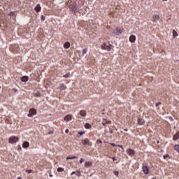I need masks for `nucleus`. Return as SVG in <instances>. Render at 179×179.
I'll use <instances>...</instances> for the list:
<instances>
[{
    "instance_id": "obj_1",
    "label": "nucleus",
    "mask_w": 179,
    "mask_h": 179,
    "mask_svg": "<svg viewBox=\"0 0 179 179\" xmlns=\"http://www.w3.org/2000/svg\"><path fill=\"white\" fill-rule=\"evenodd\" d=\"M67 6H69L70 10L74 15L78 12V7L76 6V3H72V1H68L66 3Z\"/></svg>"
},
{
    "instance_id": "obj_2",
    "label": "nucleus",
    "mask_w": 179,
    "mask_h": 179,
    "mask_svg": "<svg viewBox=\"0 0 179 179\" xmlns=\"http://www.w3.org/2000/svg\"><path fill=\"white\" fill-rule=\"evenodd\" d=\"M113 45L110 44V43H103L101 45L102 50H106V51H110L112 50Z\"/></svg>"
},
{
    "instance_id": "obj_3",
    "label": "nucleus",
    "mask_w": 179,
    "mask_h": 179,
    "mask_svg": "<svg viewBox=\"0 0 179 179\" xmlns=\"http://www.w3.org/2000/svg\"><path fill=\"white\" fill-rule=\"evenodd\" d=\"M17 141H19V138L17 136H11L8 139L9 143H16V142H17Z\"/></svg>"
},
{
    "instance_id": "obj_4",
    "label": "nucleus",
    "mask_w": 179,
    "mask_h": 179,
    "mask_svg": "<svg viewBox=\"0 0 179 179\" xmlns=\"http://www.w3.org/2000/svg\"><path fill=\"white\" fill-rule=\"evenodd\" d=\"M122 31H124V28L117 27L115 30L113 31V33L117 36V34H121Z\"/></svg>"
},
{
    "instance_id": "obj_5",
    "label": "nucleus",
    "mask_w": 179,
    "mask_h": 179,
    "mask_svg": "<svg viewBox=\"0 0 179 179\" xmlns=\"http://www.w3.org/2000/svg\"><path fill=\"white\" fill-rule=\"evenodd\" d=\"M37 114V110L34 108H31L29 111L28 117H31L33 115H36Z\"/></svg>"
},
{
    "instance_id": "obj_6",
    "label": "nucleus",
    "mask_w": 179,
    "mask_h": 179,
    "mask_svg": "<svg viewBox=\"0 0 179 179\" xmlns=\"http://www.w3.org/2000/svg\"><path fill=\"white\" fill-rule=\"evenodd\" d=\"M160 19V16L159 15H155L152 17V22L153 23H157V20Z\"/></svg>"
},
{
    "instance_id": "obj_7",
    "label": "nucleus",
    "mask_w": 179,
    "mask_h": 179,
    "mask_svg": "<svg viewBox=\"0 0 179 179\" xmlns=\"http://www.w3.org/2000/svg\"><path fill=\"white\" fill-rule=\"evenodd\" d=\"M73 118L72 115H67L66 116L64 117V121H71Z\"/></svg>"
},
{
    "instance_id": "obj_8",
    "label": "nucleus",
    "mask_w": 179,
    "mask_h": 179,
    "mask_svg": "<svg viewBox=\"0 0 179 179\" xmlns=\"http://www.w3.org/2000/svg\"><path fill=\"white\" fill-rule=\"evenodd\" d=\"M137 121L138 125H143V124H145V120H143V118L138 117Z\"/></svg>"
},
{
    "instance_id": "obj_9",
    "label": "nucleus",
    "mask_w": 179,
    "mask_h": 179,
    "mask_svg": "<svg viewBox=\"0 0 179 179\" xmlns=\"http://www.w3.org/2000/svg\"><path fill=\"white\" fill-rule=\"evenodd\" d=\"M143 171L144 174H149V168L146 166H143Z\"/></svg>"
},
{
    "instance_id": "obj_10",
    "label": "nucleus",
    "mask_w": 179,
    "mask_h": 179,
    "mask_svg": "<svg viewBox=\"0 0 179 179\" xmlns=\"http://www.w3.org/2000/svg\"><path fill=\"white\" fill-rule=\"evenodd\" d=\"M135 40H136V37L135 36V35H131L129 37L130 43H135Z\"/></svg>"
},
{
    "instance_id": "obj_11",
    "label": "nucleus",
    "mask_w": 179,
    "mask_h": 179,
    "mask_svg": "<svg viewBox=\"0 0 179 179\" xmlns=\"http://www.w3.org/2000/svg\"><path fill=\"white\" fill-rule=\"evenodd\" d=\"M29 146H30V143L28 141H24L22 144V148H24V149H27Z\"/></svg>"
},
{
    "instance_id": "obj_12",
    "label": "nucleus",
    "mask_w": 179,
    "mask_h": 179,
    "mask_svg": "<svg viewBox=\"0 0 179 179\" xmlns=\"http://www.w3.org/2000/svg\"><path fill=\"white\" fill-rule=\"evenodd\" d=\"M34 10H36L37 13H38V12L41 10V6H40V4L36 5V6L34 8Z\"/></svg>"
},
{
    "instance_id": "obj_13",
    "label": "nucleus",
    "mask_w": 179,
    "mask_h": 179,
    "mask_svg": "<svg viewBox=\"0 0 179 179\" xmlns=\"http://www.w3.org/2000/svg\"><path fill=\"white\" fill-rule=\"evenodd\" d=\"M82 143L83 145H84V146H86V145H89L90 143V141H89V139L85 138V140L82 141Z\"/></svg>"
},
{
    "instance_id": "obj_14",
    "label": "nucleus",
    "mask_w": 179,
    "mask_h": 179,
    "mask_svg": "<svg viewBox=\"0 0 179 179\" xmlns=\"http://www.w3.org/2000/svg\"><path fill=\"white\" fill-rule=\"evenodd\" d=\"M127 153L129 155V156H134L135 155V150L129 149L127 150Z\"/></svg>"
},
{
    "instance_id": "obj_15",
    "label": "nucleus",
    "mask_w": 179,
    "mask_h": 179,
    "mask_svg": "<svg viewBox=\"0 0 179 179\" xmlns=\"http://www.w3.org/2000/svg\"><path fill=\"white\" fill-rule=\"evenodd\" d=\"M64 48H66V50H68V48H69V47H71V43L69 42H66L64 45Z\"/></svg>"
},
{
    "instance_id": "obj_16",
    "label": "nucleus",
    "mask_w": 179,
    "mask_h": 179,
    "mask_svg": "<svg viewBox=\"0 0 179 179\" xmlns=\"http://www.w3.org/2000/svg\"><path fill=\"white\" fill-rule=\"evenodd\" d=\"M22 82H27L29 80V77L27 76H24L21 78Z\"/></svg>"
},
{
    "instance_id": "obj_17",
    "label": "nucleus",
    "mask_w": 179,
    "mask_h": 179,
    "mask_svg": "<svg viewBox=\"0 0 179 179\" xmlns=\"http://www.w3.org/2000/svg\"><path fill=\"white\" fill-rule=\"evenodd\" d=\"M80 115L81 117H86V110H82L80 111Z\"/></svg>"
},
{
    "instance_id": "obj_18",
    "label": "nucleus",
    "mask_w": 179,
    "mask_h": 179,
    "mask_svg": "<svg viewBox=\"0 0 179 179\" xmlns=\"http://www.w3.org/2000/svg\"><path fill=\"white\" fill-rule=\"evenodd\" d=\"M179 139V131H178L174 136H173V141H178Z\"/></svg>"
},
{
    "instance_id": "obj_19",
    "label": "nucleus",
    "mask_w": 179,
    "mask_h": 179,
    "mask_svg": "<svg viewBox=\"0 0 179 179\" xmlns=\"http://www.w3.org/2000/svg\"><path fill=\"white\" fill-rule=\"evenodd\" d=\"M59 89L60 90H65V89H66V86L65 85V84H60Z\"/></svg>"
},
{
    "instance_id": "obj_20",
    "label": "nucleus",
    "mask_w": 179,
    "mask_h": 179,
    "mask_svg": "<svg viewBox=\"0 0 179 179\" xmlns=\"http://www.w3.org/2000/svg\"><path fill=\"white\" fill-rule=\"evenodd\" d=\"M85 166L87 169L90 166H92V162H86L85 164Z\"/></svg>"
},
{
    "instance_id": "obj_21",
    "label": "nucleus",
    "mask_w": 179,
    "mask_h": 179,
    "mask_svg": "<svg viewBox=\"0 0 179 179\" xmlns=\"http://www.w3.org/2000/svg\"><path fill=\"white\" fill-rule=\"evenodd\" d=\"M85 127L86 128V129H90V128H92V124L86 123Z\"/></svg>"
},
{
    "instance_id": "obj_22",
    "label": "nucleus",
    "mask_w": 179,
    "mask_h": 179,
    "mask_svg": "<svg viewBox=\"0 0 179 179\" xmlns=\"http://www.w3.org/2000/svg\"><path fill=\"white\" fill-rule=\"evenodd\" d=\"M106 124H111V121H110V120H108V121L105 120V121H103V122H102V124H103V125H106Z\"/></svg>"
},
{
    "instance_id": "obj_23",
    "label": "nucleus",
    "mask_w": 179,
    "mask_h": 179,
    "mask_svg": "<svg viewBox=\"0 0 179 179\" xmlns=\"http://www.w3.org/2000/svg\"><path fill=\"white\" fill-rule=\"evenodd\" d=\"M178 36V34L176 32V30L173 31V37H177Z\"/></svg>"
},
{
    "instance_id": "obj_24",
    "label": "nucleus",
    "mask_w": 179,
    "mask_h": 179,
    "mask_svg": "<svg viewBox=\"0 0 179 179\" xmlns=\"http://www.w3.org/2000/svg\"><path fill=\"white\" fill-rule=\"evenodd\" d=\"M34 94L36 97L40 96V92L38 91L34 92Z\"/></svg>"
},
{
    "instance_id": "obj_25",
    "label": "nucleus",
    "mask_w": 179,
    "mask_h": 179,
    "mask_svg": "<svg viewBox=\"0 0 179 179\" xmlns=\"http://www.w3.org/2000/svg\"><path fill=\"white\" fill-rule=\"evenodd\" d=\"M174 149H175V150H176L179 153V145H176L174 146Z\"/></svg>"
},
{
    "instance_id": "obj_26",
    "label": "nucleus",
    "mask_w": 179,
    "mask_h": 179,
    "mask_svg": "<svg viewBox=\"0 0 179 179\" xmlns=\"http://www.w3.org/2000/svg\"><path fill=\"white\" fill-rule=\"evenodd\" d=\"M57 171L59 173H62V171H64V168H61V167L57 168Z\"/></svg>"
},
{
    "instance_id": "obj_27",
    "label": "nucleus",
    "mask_w": 179,
    "mask_h": 179,
    "mask_svg": "<svg viewBox=\"0 0 179 179\" xmlns=\"http://www.w3.org/2000/svg\"><path fill=\"white\" fill-rule=\"evenodd\" d=\"M71 76V73H67L66 75L63 76V78H69Z\"/></svg>"
},
{
    "instance_id": "obj_28",
    "label": "nucleus",
    "mask_w": 179,
    "mask_h": 179,
    "mask_svg": "<svg viewBox=\"0 0 179 179\" xmlns=\"http://www.w3.org/2000/svg\"><path fill=\"white\" fill-rule=\"evenodd\" d=\"M86 52H87V49H83V55H85V54H86Z\"/></svg>"
},
{
    "instance_id": "obj_29",
    "label": "nucleus",
    "mask_w": 179,
    "mask_h": 179,
    "mask_svg": "<svg viewBox=\"0 0 179 179\" xmlns=\"http://www.w3.org/2000/svg\"><path fill=\"white\" fill-rule=\"evenodd\" d=\"M84 162H85V159L81 158L80 160V164H82V163H84Z\"/></svg>"
},
{
    "instance_id": "obj_30",
    "label": "nucleus",
    "mask_w": 179,
    "mask_h": 179,
    "mask_svg": "<svg viewBox=\"0 0 179 179\" xmlns=\"http://www.w3.org/2000/svg\"><path fill=\"white\" fill-rule=\"evenodd\" d=\"M113 173L115 174V176H118V174H120V172H118L117 171H114Z\"/></svg>"
},
{
    "instance_id": "obj_31",
    "label": "nucleus",
    "mask_w": 179,
    "mask_h": 179,
    "mask_svg": "<svg viewBox=\"0 0 179 179\" xmlns=\"http://www.w3.org/2000/svg\"><path fill=\"white\" fill-rule=\"evenodd\" d=\"M84 134H85V131H79L78 132V135H80V136L84 135Z\"/></svg>"
},
{
    "instance_id": "obj_32",
    "label": "nucleus",
    "mask_w": 179,
    "mask_h": 179,
    "mask_svg": "<svg viewBox=\"0 0 179 179\" xmlns=\"http://www.w3.org/2000/svg\"><path fill=\"white\" fill-rule=\"evenodd\" d=\"M66 160H73V157H67Z\"/></svg>"
},
{
    "instance_id": "obj_33",
    "label": "nucleus",
    "mask_w": 179,
    "mask_h": 179,
    "mask_svg": "<svg viewBox=\"0 0 179 179\" xmlns=\"http://www.w3.org/2000/svg\"><path fill=\"white\" fill-rule=\"evenodd\" d=\"M41 20H45V16L41 15Z\"/></svg>"
},
{
    "instance_id": "obj_34",
    "label": "nucleus",
    "mask_w": 179,
    "mask_h": 179,
    "mask_svg": "<svg viewBox=\"0 0 179 179\" xmlns=\"http://www.w3.org/2000/svg\"><path fill=\"white\" fill-rule=\"evenodd\" d=\"M160 104H162V102H157L155 106L156 107H159V106H160Z\"/></svg>"
},
{
    "instance_id": "obj_35",
    "label": "nucleus",
    "mask_w": 179,
    "mask_h": 179,
    "mask_svg": "<svg viewBox=\"0 0 179 179\" xmlns=\"http://www.w3.org/2000/svg\"><path fill=\"white\" fill-rule=\"evenodd\" d=\"M80 171H77L76 172V175L78 176V177H80Z\"/></svg>"
},
{
    "instance_id": "obj_36",
    "label": "nucleus",
    "mask_w": 179,
    "mask_h": 179,
    "mask_svg": "<svg viewBox=\"0 0 179 179\" xmlns=\"http://www.w3.org/2000/svg\"><path fill=\"white\" fill-rule=\"evenodd\" d=\"M28 173H33V170L31 169H29L28 171H27Z\"/></svg>"
},
{
    "instance_id": "obj_37",
    "label": "nucleus",
    "mask_w": 179,
    "mask_h": 179,
    "mask_svg": "<svg viewBox=\"0 0 179 179\" xmlns=\"http://www.w3.org/2000/svg\"><path fill=\"white\" fill-rule=\"evenodd\" d=\"M96 142H97V143H103V142L101 141V140H97Z\"/></svg>"
},
{
    "instance_id": "obj_38",
    "label": "nucleus",
    "mask_w": 179,
    "mask_h": 179,
    "mask_svg": "<svg viewBox=\"0 0 179 179\" xmlns=\"http://www.w3.org/2000/svg\"><path fill=\"white\" fill-rule=\"evenodd\" d=\"M48 134H49V135H52V134H54V131H49Z\"/></svg>"
},
{
    "instance_id": "obj_39",
    "label": "nucleus",
    "mask_w": 179,
    "mask_h": 179,
    "mask_svg": "<svg viewBox=\"0 0 179 179\" xmlns=\"http://www.w3.org/2000/svg\"><path fill=\"white\" fill-rule=\"evenodd\" d=\"M65 132H66V134H69V129H66V131H65Z\"/></svg>"
},
{
    "instance_id": "obj_40",
    "label": "nucleus",
    "mask_w": 179,
    "mask_h": 179,
    "mask_svg": "<svg viewBox=\"0 0 179 179\" xmlns=\"http://www.w3.org/2000/svg\"><path fill=\"white\" fill-rule=\"evenodd\" d=\"M110 145H111V146H116V145H115V143H110Z\"/></svg>"
},
{
    "instance_id": "obj_41",
    "label": "nucleus",
    "mask_w": 179,
    "mask_h": 179,
    "mask_svg": "<svg viewBox=\"0 0 179 179\" xmlns=\"http://www.w3.org/2000/svg\"><path fill=\"white\" fill-rule=\"evenodd\" d=\"M166 157H169V155H164V159H166Z\"/></svg>"
},
{
    "instance_id": "obj_42",
    "label": "nucleus",
    "mask_w": 179,
    "mask_h": 179,
    "mask_svg": "<svg viewBox=\"0 0 179 179\" xmlns=\"http://www.w3.org/2000/svg\"><path fill=\"white\" fill-rule=\"evenodd\" d=\"M115 160H117V159H115V157H113V162H115Z\"/></svg>"
},
{
    "instance_id": "obj_43",
    "label": "nucleus",
    "mask_w": 179,
    "mask_h": 179,
    "mask_svg": "<svg viewBox=\"0 0 179 179\" xmlns=\"http://www.w3.org/2000/svg\"><path fill=\"white\" fill-rule=\"evenodd\" d=\"M73 174H76V172L73 171V172L71 173V176H73Z\"/></svg>"
},
{
    "instance_id": "obj_44",
    "label": "nucleus",
    "mask_w": 179,
    "mask_h": 179,
    "mask_svg": "<svg viewBox=\"0 0 179 179\" xmlns=\"http://www.w3.org/2000/svg\"><path fill=\"white\" fill-rule=\"evenodd\" d=\"M73 157V159H78V157H76V156H73V157Z\"/></svg>"
},
{
    "instance_id": "obj_45",
    "label": "nucleus",
    "mask_w": 179,
    "mask_h": 179,
    "mask_svg": "<svg viewBox=\"0 0 179 179\" xmlns=\"http://www.w3.org/2000/svg\"><path fill=\"white\" fill-rule=\"evenodd\" d=\"M110 134H113V129L110 130Z\"/></svg>"
},
{
    "instance_id": "obj_46",
    "label": "nucleus",
    "mask_w": 179,
    "mask_h": 179,
    "mask_svg": "<svg viewBox=\"0 0 179 179\" xmlns=\"http://www.w3.org/2000/svg\"><path fill=\"white\" fill-rule=\"evenodd\" d=\"M119 148H122V145H117Z\"/></svg>"
},
{
    "instance_id": "obj_47",
    "label": "nucleus",
    "mask_w": 179,
    "mask_h": 179,
    "mask_svg": "<svg viewBox=\"0 0 179 179\" xmlns=\"http://www.w3.org/2000/svg\"><path fill=\"white\" fill-rule=\"evenodd\" d=\"M18 149H22V147L19 146Z\"/></svg>"
},
{
    "instance_id": "obj_48",
    "label": "nucleus",
    "mask_w": 179,
    "mask_h": 179,
    "mask_svg": "<svg viewBox=\"0 0 179 179\" xmlns=\"http://www.w3.org/2000/svg\"><path fill=\"white\" fill-rule=\"evenodd\" d=\"M124 131H128V129H124Z\"/></svg>"
},
{
    "instance_id": "obj_49",
    "label": "nucleus",
    "mask_w": 179,
    "mask_h": 179,
    "mask_svg": "<svg viewBox=\"0 0 179 179\" xmlns=\"http://www.w3.org/2000/svg\"><path fill=\"white\" fill-rule=\"evenodd\" d=\"M17 179H22V178L21 177H18V178Z\"/></svg>"
},
{
    "instance_id": "obj_50",
    "label": "nucleus",
    "mask_w": 179,
    "mask_h": 179,
    "mask_svg": "<svg viewBox=\"0 0 179 179\" xmlns=\"http://www.w3.org/2000/svg\"><path fill=\"white\" fill-rule=\"evenodd\" d=\"M157 143H159V141H157Z\"/></svg>"
},
{
    "instance_id": "obj_51",
    "label": "nucleus",
    "mask_w": 179,
    "mask_h": 179,
    "mask_svg": "<svg viewBox=\"0 0 179 179\" xmlns=\"http://www.w3.org/2000/svg\"><path fill=\"white\" fill-rule=\"evenodd\" d=\"M152 179H156V178H152Z\"/></svg>"
},
{
    "instance_id": "obj_52",
    "label": "nucleus",
    "mask_w": 179,
    "mask_h": 179,
    "mask_svg": "<svg viewBox=\"0 0 179 179\" xmlns=\"http://www.w3.org/2000/svg\"><path fill=\"white\" fill-rule=\"evenodd\" d=\"M163 1H167V0H163Z\"/></svg>"
}]
</instances>
